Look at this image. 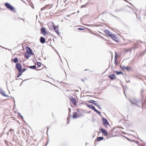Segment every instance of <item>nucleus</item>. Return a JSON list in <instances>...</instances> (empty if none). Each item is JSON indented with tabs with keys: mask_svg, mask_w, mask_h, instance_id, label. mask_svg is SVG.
<instances>
[{
	"mask_svg": "<svg viewBox=\"0 0 146 146\" xmlns=\"http://www.w3.org/2000/svg\"><path fill=\"white\" fill-rule=\"evenodd\" d=\"M25 48L27 52L25 53V56L26 58L28 59L31 55H33V53L29 47H27Z\"/></svg>",
	"mask_w": 146,
	"mask_h": 146,
	"instance_id": "obj_1",
	"label": "nucleus"
},
{
	"mask_svg": "<svg viewBox=\"0 0 146 146\" xmlns=\"http://www.w3.org/2000/svg\"><path fill=\"white\" fill-rule=\"evenodd\" d=\"M120 129L119 128H113L112 130L113 132H115V134H113V136H117L120 133Z\"/></svg>",
	"mask_w": 146,
	"mask_h": 146,
	"instance_id": "obj_2",
	"label": "nucleus"
},
{
	"mask_svg": "<svg viewBox=\"0 0 146 146\" xmlns=\"http://www.w3.org/2000/svg\"><path fill=\"white\" fill-rule=\"evenodd\" d=\"M110 37L113 40L117 42H119L120 41L119 38L115 35H111Z\"/></svg>",
	"mask_w": 146,
	"mask_h": 146,
	"instance_id": "obj_3",
	"label": "nucleus"
},
{
	"mask_svg": "<svg viewBox=\"0 0 146 146\" xmlns=\"http://www.w3.org/2000/svg\"><path fill=\"white\" fill-rule=\"evenodd\" d=\"M15 67L19 72H20L22 71V67L20 64L19 63H17L16 64Z\"/></svg>",
	"mask_w": 146,
	"mask_h": 146,
	"instance_id": "obj_4",
	"label": "nucleus"
},
{
	"mask_svg": "<svg viewBox=\"0 0 146 146\" xmlns=\"http://www.w3.org/2000/svg\"><path fill=\"white\" fill-rule=\"evenodd\" d=\"M5 6L8 9H9L11 11H13L14 10L13 7L11 6V5L8 3H5Z\"/></svg>",
	"mask_w": 146,
	"mask_h": 146,
	"instance_id": "obj_5",
	"label": "nucleus"
},
{
	"mask_svg": "<svg viewBox=\"0 0 146 146\" xmlns=\"http://www.w3.org/2000/svg\"><path fill=\"white\" fill-rule=\"evenodd\" d=\"M89 102L90 103L93 104H94L96 105V106H97L100 109H102L100 106L98 104H97L96 101L92 100H89Z\"/></svg>",
	"mask_w": 146,
	"mask_h": 146,
	"instance_id": "obj_6",
	"label": "nucleus"
},
{
	"mask_svg": "<svg viewBox=\"0 0 146 146\" xmlns=\"http://www.w3.org/2000/svg\"><path fill=\"white\" fill-rule=\"evenodd\" d=\"M52 6L51 4H48L46 5L44 7L41 8V10H42L45 9H50Z\"/></svg>",
	"mask_w": 146,
	"mask_h": 146,
	"instance_id": "obj_7",
	"label": "nucleus"
},
{
	"mask_svg": "<svg viewBox=\"0 0 146 146\" xmlns=\"http://www.w3.org/2000/svg\"><path fill=\"white\" fill-rule=\"evenodd\" d=\"M102 121L103 125L106 127L107 128V125H109V123H108L107 120L105 118H103L102 119Z\"/></svg>",
	"mask_w": 146,
	"mask_h": 146,
	"instance_id": "obj_8",
	"label": "nucleus"
},
{
	"mask_svg": "<svg viewBox=\"0 0 146 146\" xmlns=\"http://www.w3.org/2000/svg\"><path fill=\"white\" fill-rule=\"evenodd\" d=\"M71 102L75 106H77V102L76 100L73 98L72 97L70 98Z\"/></svg>",
	"mask_w": 146,
	"mask_h": 146,
	"instance_id": "obj_9",
	"label": "nucleus"
},
{
	"mask_svg": "<svg viewBox=\"0 0 146 146\" xmlns=\"http://www.w3.org/2000/svg\"><path fill=\"white\" fill-rule=\"evenodd\" d=\"M41 33L44 35H46L48 34V32L45 30V28H42Z\"/></svg>",
	"mask_w": 146,
	"mask_h": 146,
	"instance_id": "obj_10",
	"label": "nucleus"
},
{
	"mask_svg": "<svg viewBox=\"0 0 146 146\" xmlns=\"http://www.w3.org/2000/svg\"><path fill=\"white\" fill-rule=\"evenodd\" d=\"M101 131L102 132L105 136H107L108 135L107 132L106 130L102 128H101Z\"/></svg>",
	"mask_w": 146,
	"mask_h": 146,
	"instance_id": "obj_11",
	"label": "nucleus"
},
{
	"mask_svg": "<svg viewBox=\"0 0 146 146\" xmlns=\"http://www.w3.org/2000/svg\"><path fill=\"white\" fill-rule=\"evenodd\" d=\"M109 78H110L111 80H113L115 78V75L114 74H112L110 75L109 76Z\"/></svg>",
	"mask_w": 146,
	"mask_h": 146,
	"instance_id": "obj_12",
	"label": "nucleus"
},
{
	"mask_svg": "<svg viewBox=\"0 0 146 146\" xmlns=\"http://www.w3.org/2000/svg\"><path fill=\"white\" fill-rule=\"evenodd\" d=\"M104 31L106 34L109 36L110 37L111 36V35H112L111 33L108 30H105Z\"/></svg>",
	"mask_w": 146,
	"mask_h": 146,
	"instance_id": "obj_13",
	"label": "nucleus"
},
{
	"mask_svg": "<svg viewBox=\"0 0 146 146\" xmlns=\"http://www.w3.org/2000/svg\"><path fill=\"white\" fill-rule=\"evenodd\" d=\"M117 53L116 52H115V57L114 63L116 65H117Z\"/></svg>",
	"mask_w": 146,
	"mask_h": 146,
	"instance_id": "obj_14",
	"label": "nucleus"
},
{
	"mask_svg": "<svg viewBox=\"0 0 146 146\" xmlns=\"http://www.w3.org/2000/svg\"><path fill=\"white\" fill-rule=\"evenodd\" d=\"M72 116L74 118H76L78 117V113L76 112H74L73 113Z\"/></svg>",
	"mask_w": 146,
	"mask_h": 146,
	"instance_id": "obj_15",
	"label": "nucleus"
},
{
	"mask_svg": "<svg viewBox=\"0 0 146 146\" xmlns=\"http://www.w3.org/2000/svg\"><path fill=\"white\" fill-rule=\"evenodd\" d=\"M40 42L42 43H44L45 42V39L43 37H41L40 38Z\"/></svg>",
	"mask_w": 146,
	"mask_h": 146,
	"instance_id": "obj_16",
	"label": "nucleus"
},
{
	"mask_svg": "<svg viewBox=\"0 0 146 146\" xmlns=\"http://www.w3.org/2000/svg\"><path fill=\"white\" fill-rule=\"evenodd\" d=\"M87 106L88 107L91 108L94 111L96 109L93 106V105H88Z\"/></svg>",
	"mask_w": 146,
	"mask_h": 146,
	"instance_id": "obj_17",
	"label": "nucleus"
},
{
	"mask_svg": "<svg viewBox=\"0 0 146 146\" xmlns=\"http://www.w3.org/2000/svg\"><path fill=\"white\" fill-rule=\"evenodd\" d=\"M13 62L15 63H17V62H18V60L17 58H14V59L13 60Z\"/></svg>",
	"mask_w": 146,
	"mask_h": 146,
	"instance_id": "obj_18",
	"label": "nucleus"
},
{
	"mask_svg": "<svg viewBox=\"0 0 146 146\" xmlns=\"http://www.w3.org/2000/svg\"><path fill=\"white\" fill-rule=\"evenodd\" d=\"M54 29L56 33L58 35L60 34V32L59 31L58 28H54Z\"/></svg>",
	"mask_w": 146,
	"mask_h": 146,
	"instance_id": "obj_19",
	"label": "nucleus"
},
{
	"mask_svg": "<svg viewBox=\"0 0 146 146\" xmlns=\"http://www.w3.org/2000/svg\"><path fill=\"white\" fill-rule=\"evenodd\" d=\"M104 138L102 137H98L97 139V140L98 141H99L102 140H103Z\"/></svg>",
	"mask_w": 146,
	"mask_h": 146,
	"instance_id": "obj_20",
	"label": "nucleus"
},
{
	"mask_svg": "<svg viewBox=\"0 0 146 146\" xmlns=\"http://www.w3.org/2000/svg\"><path fill=\"white\" fill-rule=\"evenodd\" d=\"M114 72L116 74L119 75L121 74H122V73L121 72H119L117 71H115Z\"/></svg>",
	"mask_w": 146,
	"mask_h": 146,
	"instance_id": "obj_21",
	"label": "nucleus"
},
{
	"mask_svg": "<svg viewBox=\"0 0 146 146\" xmlns=\"http://www.w3.org/2000/svg\"><path fill=\"white\" fill-rule=\"evenodd\" d=\"M131 48H130V49H125L124 50V51L125 52H128L129 51H131Z\"/></svg>",
	"mask_w": 146,
	"mask_h": 146,
	"instance_id": "obj_22",
	"label": "nucleus"
},
{
	"mask_svg": "<svg viewBox=\"0 0 146 146\" xmlns=\"http://www.w3.org/2000/svg\"><path fill=\"white\" fill-rule=\"evenodd\" d=\"M1 93L3 96H5V97L8 96L5 94V92H3V91L2 92H1Z\"/></svg>",
	"mask_w": 146,
	"mask_h": 146,
	"instance_id": "obj_23",
	"label": "nucleus"
},
{
	"mask_svg": "<svg viewBox=\"0 0 146 146\" xmlns=\"http://www.w3.org/2000/svg\"><path fill=\"white\" fill-rule=\"evenodd\" d=\"M29 68H30L32 69H35L36 68V67L35 66H29Z\"/></svg>",
	"mask_w": 146,
	"mask_h": 146,
	"instance_id": "obj_24",
	"label": "nucleus"
},
{
	"mask_svg": "<svg viewBox=\"0 0 146 146\" xmlns=\"http://www.w3.org/2000/svg\"><path fill=\"white\" fill-rule=\"evenodd\" d=\"M126 70L127 71H129L131 70V68L130 67L127 66L126 68Z\"/></svg>",
	"mask_w": 146,
	"mask_h": 146,
	"instance_id": "obj_25",
	"label": "nucleus"
},
{
	"mask_svg": "<svg viewBox=\"0 0 146 146\" xmlns=\"http://www.w3.org/2000/svg\"><path fill=\"white\" fill-rule=\"evenodd\" d=\"M22 73L21 72H19V73H18V74L17 76V77L19 78V77L22 74Z\"/></svg>",
	"mask_w": 146,
	"mask_h": 146,
	"instance_id": "obj_26",
	"label": "nucleus"
},
{
	"mask_svg": "<svg viewBox=\"0 0 146 146\" xmlns=\"http://www.w3.org/2000/svg\"><path fill=\"white\" fill-rule=\"evenodd\" d=\"M94 111L98 114H100V112L98 110H96V109Z\"/></svg>",
	"mask_w": 146,
	"mask_h": 146,
	"instance_id": "obj_27",
	"label": "nucleus"
},
{
	"mask_svg": "<svg viewBox=\"0 0 146 146\" xmlns=\"http://www.w3.org/2000/svg\"><path fill=\"white\" fill-rule=\"evenodd\" d=\"M37 66L39 67H40L41 65V63L39 62H37Z\"/></svg>",
	"mask_w": 146,
	"mask_h": 146,
	"instance_id": "obj_28",
	"label": "nucleus"
},
{
	"mask_svg": "<svg viewBox=\"0 0 146 146\" xmlns=\"http://www.w3.org/2000/svg\"><path fill=\"white\" fill-rule=\"evenodd\" d=\"M26 70L25 68H23V69H22V71L21 72L23 73Z\"/></svg>",
	"mask_w": 146,
	"mask_h": 146,
	"instance_id": "obj_29",
	"label": "nucleus"
},
{
	"mask_svg": "<svg viewBox=\"0 0 146 146\" xmlns=\"http://www.w3.org/2000/svg\"><path fill=\"white\" fill-rule=\"evenodd\" d=\"M54 27V28H55V27H57V26H55L54 25V24L53 23V25H51V26H50V27Z\"/></svg>",
	"mask_w": 146,
	"mask_h": 146,
	"instance_id": "obj_30",
	"label": "nucleus"
},
{
	"mask_svg": "<svg viewBox=\"0 0 146 146\" xmlns=\"http://www.w3.org/2000/svg\"><path fill=\"white\" fill-rule=\"evenodd\" d=\"M78 30H84V29L82 28H78Z\"/></svg>",
	"mask_w": 146,
	"mask_h": 146,
	"instance_id": "obj_31",
	"label": "nucleus"
},
{
	"mask_svg": "<svg viewBox=\"0 0 146 146\" xmlns=\"http://www.w3.org/2000/svg\"><path fill=\"white\" fill-rule=\"evenodd\" d=\"M126 67H125L124 66H123L122 67V69H123V70L126 69Z\"/></svg>",
	"mask_w": 146,
	"mask_h": 146,
	"instance_id": "obj_32",
	"label": "nucleus"
},
{
	"mask_svg": "<svg viewBox=\"0 0 146 146\" xmlns=\"http://www.w3.org/2000/svg\"><path fill=\"white\" fill-rule=\"evenodd\" d=\"M85 6V5H82V6L81 7V8H83V7H84Z\"/></svg>",
	"mask_w": 146,
	"mask_h": 146,
	"instance_id": "obj_33",
	"label": "nucleus"
},
{
	"mask_svg": "<svg viewBox=\"0 0 146 146\" xmlns=\"http://www.w3.org/2000/svg\"><path fill=\"white\" fill-rule=\"evenodd\" d=\"M13 130V129H10L9 130V131H12Z\"/></svg>",
	"mask_w": 146,
	"mask_h": 146,
	"instance_id": "obj_34",
	"label": "nucleus"
},
{
	"mask_svg": "<svg viewBox=\"0 0 146 146\" xmlns=\"http://www.w3.org/2000/svg\"><path fill=\"white\" fill-rule=\"evenodd\" d=\"M47 143H48V142L46 143V144L45 145V146H46L47 145Z\"/></svg>",
	"mask_w": 146,
	"mask_h": 146,
	"instance_id": "obj_35",
	"label": "nucleus"
},
{
	"mask_svg": "<svg viewBox=\"0 0 146 146\" xmlns=\"http://www.w3.org/2000/svg\"><path fill=\"white\" fill-rule=\"evenodd\" d=\"M76 91L77 92H78V90H76Z\"/></svg>",
	"mask_w": 146,
	"mask_h": 146,
	"instance_id": "obj_36",
	"label": "nucleus"
}]
</instances>
